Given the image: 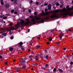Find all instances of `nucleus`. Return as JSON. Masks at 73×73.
Wrapping results in <instances>:
<instances>
[{
    "label": "nucleus",
    "mask_w": 73,
    "mask_h": 73,
    "mask_svg": "<svg viewBox=\"0 0 73 73\" xmlns=\"http://www.w3.org/2000/svg\"><path fill=\"white\" fill-rule=\"evenodd\" d=\"M3 54V53H1V54Z\"/></svg>",
    "instance_id": "61"
},
{
    "label": "nucleus",
    "mask_w": 73,
    "mask_h": 73,
    "mask_svg": "<svg viewBox=\"0 0 73 73\" xmlns=\"http://www.w3.org/2000/svg\"><path fill=\"white\" fill-rule=\"evenodd\" d=\"M29 52H31V49H29L28 50Z\"/></svg>",
    "instance_id": "49"
},
{
    "label": "nucleus",
    "mask_w": 73,
    "mask_h": 73,
    "mask_svg": "<svg viewBox=\"0 0 73 73\" xmlns=\"http://www.w3.org/2000/svg\"><path fill=\"white\" fill-rule=\"evenodd\" d=\"M33 58H35V59H36V57H34V56H33Z\"/></svg>",
    "instance_id": "58"
},
{
    "label": "nucleus",
    "mask_w": 73,
    "mask_h": 73,
    "mask_svg": "<svg viewBox=\"0 0 73 73\" xmlns=\"http://www.w3.org/2000/svg\"><path fill=\"white\" fill-rule=\"evenodd\" d=\"M56 5H57V6H58V5H60V4L59 3H57L56 4Z\"/></svg>",
    "instance_id": "31"
},
{
    "label": "nucleus",
    "mask_w": 73,
    "mask_h": 73,
    "mask_svg": "<svg viewBox=\"0 0 73 73\" xmlns=\"http://www.w3.org/2000/svg\"><path fill=\"white\" fill-rule=\"evenodd\" d=\"M7 17H3V19H7Z\"/></svg>",
    "instance_id": "17"
},
{
    "label": "nucleus",
    "mask_w": 73,
    "mask_h": 73,
    "mask_svg": "<svg viewBox=\"0 0 73 73\" xmlns=\"http://www.w3.org/2000/svg\"><path fill=\"white\" fill-rule=\"evenodd\" d=\"M47 44L48 45V44H49V42H47Z\"/></svg>",
    "instance_id": "54"
},
{
    "label": "nucleus",
    "mask_w": 73,
    "mask_h": 73,
    "mask_svg": "<svg viewBox=\"0 0 73 73\" xmlns=\"http://www.w3.org/2000/svg\"><path fill=\"white\" fill-rule=\"evenodd\" d=\"M34 52H32V54H34Z\"/></svg>",
    "instance_id": "59"
},
{
    "label": "nucleus",
    "mask_w": 73,
    "mask_h": 73,
    "mask_svg": "<svg viewBox=\"0 0 73 73\" xmlns=\"http://www.w3.org/2000/svg\"><path fill=\"white\" fill-rule=\"evenodd\" d=\"M21 49L22 50H25V49H24L23 47L21 48Z\"/></svg>",
    "instance_id": "15"
},
{
    "label": "nucleus",
    "mask_w": 73,
    "mask_h": 73,
    "mask_svg": "<svg viewBox=\"0 0 73 73\" xmlns=\"http://www.w3.org/2000/svg\"><path fill=\"white\" fill-rule=\"evenodd\" d=\"M41 7H43L44 6V5H41Z\"/></svg>",
    "instance_id": "60"
},
{
    "label": "nucleus",
    "mask_w": 73,
    "mask_h": 73,
    "mask_svg": "<svg viewBox=\"0 0 73 73\" xmlns=\"http://www.w3.org/2000/svg\"><path fill=\"white\" fill-rule=\"evenodd\" d=\"M53 8H54V9H56V7H53Z\"/></svg>",
    "instance_id": "56"
},
{
    "label": "nucleus",
    "mask_w": 73,
    "mask_h": 73,
    "mask_svg": "<svg viewBox=\"0 0 73 73\" xmlns=\"http://www.w3.org/2000/svg\"><path fill=\"white\" fill-rule=\"evenodd\" d=\"M3 33V32H2L1 33H2V35H3L4 36H7V33Z\"/></svg>",
    "instance_id": "7"
},
{
    "label": "nucleus",
    "mask_w": 73,
    "mask_h": 73,
    "mask_svg": "<svg viewBox=\"0 0 73 73\" xmlns=\"http://www.w3.org/2000/svg\"><path fill=\"white\" fill-rule=\"evenodd\" d=\"M57 43L58 44H60V42H57Z\"/></svg>",
    "instance_id": "45"
},
{
    "label": "nucleus",
    "mask_w": 73,
    "mask_h": 73,
    "mask_svg": "<svg viewBox=\"0 0 73 73\" xmlns=\"http://www.w3.org/2000/svg\"><path fill=\"white\" fill-rule=\"evenodd\" d=\"M63 49H64V50H66V48H63Z\"/></svg>",
    "instance_id": "52"
},
{
    "label": "nucleus",
    "mask_w": 73,
    "mask_h": 73,
    "mask_svg": "<svg viewBox=\"0 0 73 73\" xmlns=\"http://www.w3.org/2000/svg\"><path fill=\"white\" fill-rule=\"evenodd\" d=\"M12 1H13L14 0H11Z\"/></svg>",
    "instance_id": "62"
},
{
    "label": "nucleus",
    "mask_w": 73,
    "mask_h": 73,
    "mask_svg": "<svg viewBox=\"0 0 73 73\" xmlns=\"http://www.w3.org/2000/svg\"><path fill=\"white\" fill-rule=\"evenodd\" d=\"M45 52H46V53H48V52L47 51V50H45Z\"/></svg>",
    "instance_id": "39"
},
{
    "label": "nucleus",
    "mask_w": 73,
    "mask_h": 73,
    "mask_svg": "<svg viewBox=\"0 0 73 73\" xmlns=\"http://www.w3.org/2000/svg\"><path fill=\"white\" fill-rule=\"evenodd\" d=\"M16 70L17 72H19V68H16Z\"/></svg>",
    "instance_id": "11"
},
{
    "label": "nucleus",
    "mask_w": 73,
    "mask_h": 73,
    "mask_svg": "<svg viewBox=\"0 0 73 73\" xmlns=\"http://www.w3.org/2000/svg\"><path fill=\"white\" fill-rule=\"evenodd\" d=\"M56 69L54 68L53 69V72H56Z\"/></svg>",
    "instance_id": "23"
},
{
    "label": "nucleus",
    "mask_w": 73,
    "mask_h": 73,
    "mask_svg": "<svg viewBox=\"0 0 73 73\" xmlns=\"http://www.w3.org/2000/svg\"><path fill=\"white\" fill-rule=\"evenodd\" d=\"M59 12V11L58 10H56L55 11L54 13H53V15H52L50 16V17L52 19V18H56V19H58L60 16H59V14L58 13V12Z\"/></svg>",
    "instance_id": "2"
},
{
    "label": "nucleus",
    "mask_w": 73,
    "mask_h": 73,
    "mask_svg": "<svg viewBox=\"0 0 73 73\" xmlns=\"http://www.w3.org/2000/svg\"><path fill=\"white\" fill-rule=\"evenodd\" d=\"M22 60L20 62V64L21 65H25V58H22Z\"/></svg>",
    "instance_id": "4"
},
{
    "label": "nucleus",
    "mask_w": 73,
    "mask_h": 73,
    "mask_svg": "<svg viewBox=\"0 0 73 73\" xmlns=\"http://www.w3.org/2000/svg\"><path fill=\"white\" fill-rule=\"evenodd\" d=\"M22 68V69H23L24 70H25V69H26V68H25V67L24 66H22V68Z\"/></svg>",
    "instance_id": "12"
},
{
    "label": "nucleus",
    "mask_w": 73,
    "mask_h": 73,
    "mask_svg": "<svg viewBox=\"0 0 73 73\" xmlns=\"http://www.w3.org/2000/svg\"><path fill=\"white\" fill-rule=\"evenodd\" d=\"M28 32H30V29H28Z\"/></svg>",
    "instance_id": "53"
},
{
    "label": "nucleus",
    "mask_w": 73,
    "mask_h": 73,
    "mask_svg": "<svg viewBox=\"0 0 73 73\" xmlns=\"http://www.w3.org/2000/svg\"><path fill=\"white\" fill-rule=\"evenodd\" d=\"M13 24L12 23H11L10 24V26H11V25H12Z\"/></svg>",
    "instance_id": "36"
},
{
    "label": "nucleus",
    "mask_w": 73,
    "mask_h": 73,
    "mask_svg": "<svg viewBox=\"0 0 73 73\" xmlns=\"http://www.w3.org/2000/svg\"><path fill=\"white\" fill-rule=\"evenodd\" d=\"M66 57L67 58H69V55H67L66 56Z\"/></svg>",
    "instance_id": "46"
},
{
    "label": "nucleus",
    "mask_w": 73,
    "mask_h": 73,
    "mask_svg": "<svg viewBox=\"0 0 73 73\" xmlns=\"http://www.w3.org/2000/svg\"><path fill=\"white\" fill-rule=\"evenodd\" d=\"M64 36V35H63V34H60V35H59L60 38V39L62 38V36Z\"/></svg>",
    "instance_id": "10"
},
{
    "label": "nucleus",
    "mask_w": 73,
    "mask_h": 73,
    "mask_svg": "<svg viewBox=\"0 0 73 73\" xmlns=\"http://www.w3.org/2000/svg\"><path fill=\"white\" fill-rule=\"evenodd\" d=\"M32 3H33V1H32V0H31L30 1V3H31V4H32Z\"/></svg>",
    "instance_id": "32"
},
{
    "label": "nucleus",
    "mask_w": 73,
    "mask_h": 73,
    "mask_svg": "<svg viewBox=\"0 0 73 73\" xmlns=\"http://www.w3.org/2000/svg\"><path fill=\"white\" fill-rule=\"evenodd\" d=\"M13 48H10L9 49V50H10V51H11V50H13Z\"/></svg>",
    "instance_id": "14"
},
{
    "label": "nucleus",
    "mask_w": 73,
    "mask_h": 73,
    "mask_svg": "<svg viewBox=\"0 0 73 73\" xmlns=\"http://www.w3.org/2000/svg\"><path fill=\"white\" fill-rule=\"evenodd\" d=\"M52 6L50 4H49L48 5V10H51V8Z\"/></svg>",
    "instance_id": "6"
},
{
    "label": "nucleus",
    "mask_w": 73,
    "mask_h": 73,
    "mask_svg": "<svg viewBox=\"0 0 73 73\" xmlns=\"http://www.w3.org/2000/svg\"><path fill=\"white\" fill-rule=\"evenodd\" d=\"M3 58V56L0 55V58Z\"/></svg>",
    "instance_id": "43"
},
{
    "label": "nucleus",
    "mask_w": 73,
    "mask_h": 73,
    "mask_svg": "<svg viewBox=\"0 0 73 73\" xmlns=\"http://www.w3.org/2000/svg\"><path fill=\"white\" fill-rule=\"evenodd\" d=\"M39 60V58H38L37 57V58H35V60H36V61H37V60Z\"/></svg>",
    "instance_id": "18"
},
{
    "label": "nucleus",
    "mask_w": 73,
    "mask_h": 73,
    "mask_svg": "<svg viewBox=\"0 0 73 73\" xmlns=\"http://www.w3.org/2000/svg\"><path fill=\"white\" fill-rule=\"evenodd\" d=\"M36 4L37 5H38V2H36Z\"/></svg>",
    "instance_id": "47"
},
{
    "label": "nucleus",
    "mask_w": 73,
    "mask_h": 73,
    "mask_svg": "<svg viewBox=\"0 0 73 73\" xmlns=\"http://www.w3.org/2000/svg\"><path fill=\"white\" fill-rule=\"evenodd\" d=\"M33 65H36V63L35 64H33Z\"/></svg>",
    "instance_id": "63"
},
{
    "label": "nucleus",
    "mask_w": 73,
    "mask_h": 73,
    "mask_svg": "<svg viewBox=\"0 0 73 73\" xmlns=\"http://www.w3.org/2000/svg\"><path fill=\"white\" fill-rule=\"evenodd\" d=\"M19 25H19V23H18L17 25H15V27H16L15 29L14 28V27H11L10 29H7L8 30H9V31L10 32V35L11 34V31H12V30H15V29H18V28H19Z\"/></svg>",
    "instance_id": "3"
},
{
    "label": "nucleus",
    "mask_w": 73,
    "mask_h": 73,
    "mask_svg": "<svg viewBox=\"0 0 73 73\" xmlns=\"http://www.w3.org/2000/svg\"><path fill=\"white\" fill-rule=\"evenodd\" d=\"M54 32V30H51V32Z\"/></svg>",
    "instance_id": "35"
},
{
    "label": "nucleus",
    "mask_w": 73,
    "mask_h": 73,
    "mask_svg": "<svg viewBox=\"0 0 73 73\" xmlns=\"http://www.w3.org/2000/svg\"><path fill=\"white\" fill-rule=\"evenodd\" d=\"M69 5L67 7V8H68V10L67 9H66L67 11H66V12H67V11H68V9L69 8Z\"/></svg>",
    "instance_id": "28"
},
{
    "label": "nucleus",
    "mask_w": 73,
    "mask_h": 73,
    "mask_svg": "<svg viewBox=\"0 0 73 73\" xmlns=\"http://www.w3.org/2000/svg\"><path fill=\"white\" fill-rule=\"evenodd\" d=\"M29 58H31V60H32V57H31V56H29Z\"/></svg>",
    "instance_id": "27"
},
{
    "label": "nucleus",
    "mask_w": 73,
    "mask_h": 73,
    "mask_svg": "<svg viewBox=\"0 0 73 73\" xmlns=\"http://www.w3.org/2000/svg\"><path fill=\"white\" fill-rule=\"evenodd\" d=\"M13 38H14V37H13V36H12L10 37V39L11 40H12V39H13Z\"/></svg>",
    "instance_id": "16"
},
{
    "label": "nucleus",
    "mask_w": 73,
    "mask_h": 73,
    "mask_svg": "<svg viewBox=\"0 0 73 73\" xmlns=\"http://www.w3.org/2000/svg\"><path fill=\"white\" fill-rule=\"evenodd\" d=\"M68 31L69 32H72V31H71V30L70 29H69Z\"/></svg>",
    "instance_id": "41"
},
{
    "label": "nucleus",
    "mask_w": 73,
    "mask_h": 73,
    "mask_svg": "<svg viewBox=\"0 0 73 73\" xmlns=\"http://www.w3.org/2000/svg\"><path fill=\"white\" fill-rule=\"evenodd\" d=\"M3 0H1V2H3Z\"/></svg>",
    "instance_id": "57"
},
{
    "label": "nucleus",
    "mask_w": 73,
    "mask_h": 73,
    "mask_svg": "<svg viewBox=\"0 0 73 73\" xmlns=\"http://www.w3.org/2000/svg\"><path fill=\"white\" fill-rule=\"evenodd\" d=\"M42 13H41L39 16H35L34 17H33V16H31L30 17L32 18L31 19V20L30 21L29 19H26V23H25V21L23 20H22L21 22V25L20 27H23L24 25H26L30 24H35L37 21H38L39 20H41L39 21V23H44V20H48L49 19V17L48 16H46L45 17V16H48L49 15V13H44V10H42Z\"/></svg>",
    "instance_id": "1"
},
{
    "label": "nucleus",
    "mask_w": 73,
    "mask_h": 73,
    "mask_svg": "<svg viewBox=\"0 0 73 73\" xmlns=\"http://www.w3.org/2000/svg\"><path fill=\"white\" fill-rule=\"evenodd\" d=\"M16 61V60H13V62H15Z\"/></svg>",
    "instance_id": "48"
},
{
    "label": "nucleus",
    "mask_w": 73,
    "mask_h": 73,
    "mask_svg": "<svg viewBox=\"0 0 73 73\" xmlns=\"http://www.w3.org/2000/svg\"><path fill=\"white\" fill-rule=\"evenodd\" d=\"M29 44H30V45H32V42H30L29 43Z\"/></svg>",
    "instance_id": "44"
},
{
    "label": "nucleus",
    "mask_w": 73,
    "mask_h": 73,
    "mask_svg": "<svg viewBox=\"0 0 73 73\" xmlns=\"http://www.w3.org/2000/svg\"><path fill=\"white\" fill-rule=\"evenodd\" d=\"M45 12H47L48 11V9H45Z\"/></svg>",
    "instance_id": "33"
},
{
    "label": "nucleus",
    "mask_w": 73,
    "mask_h": 73,
    "mask_svg": "<svg viewBox=\"0 0 73 73\" xmlns=\"http://www.w3.org/2000/svg\"><path fill=\"white\" fill-rule=\"evenodd\" d=\"M58 71L60 73H63V70L61 69H59L58 70Z\"/></svg>",
    "instance_id": "9"
},
{
    "label": "nucleus",
    "mask_w": 73,
    "mask_h": 73,
    "mask_svg": "<svg viewBox=\"0 0 73 73\" xmlns=\"http://www.w3.org/2000/svg\"><path fill=\"white\" fill-rule=\"evenodd\" d=\"M45 66H46V67H47V66H48V64H46Z\"/></svg>",
    "instance_id": "42"
},
{
    "label": "nucleus",
    "mask_w": 73,
    "mask_h": 73,
    "mask_svg": "<svg viewBox=\"0 0 73 73\" xmlns=\"http://www.w3.org/2000/svg\"><path fill=\"white\" fill-rule=\"evenodd\" d=\"M19 45V47H20V48H21L23 46V43L22 42H21L18 43Z\"/></svg>",
    "instance_id": "5"
},
{
    "label": "nucleus",
    "mask_w": 73,
    "mask_h": 73,
    "mask_svg": "<svg viewBox=\"0 0 73 73\" xmlns=\"http://www.w3.org/2000/svg\"><path fill=\"white\" fill-rule=\"evenodd\" d=\"M29 13H31V9L29 10Z\"/></svg>",
    "instance_id": "24"
},
{
    "label": "nucleus",
    "mask_w": 73,
    "mask_h": 73,
    "mask_svg": "<svg viewBox=\"0 0 73 73\" xmlns=\"http://www.w3.org/2000/svg\"><path fill=\"white\" fill-rule=\"evenodd\" d=\"M14 13L15 14H16L17 13V12L16 11H15L14 12Z\"/></svg>",
    "instance_id": "38"
},
{
    "label": "nucleus",
    "mask_w": 73,
    "mask_h": 73,
    "mask_svg": "<svg viewBox=\"0 0 73 73\" xmlns=\"http://www.w3.org/2000/svg\"><path fill=\"white\" fill-rule=\"evenodd\" d=\"M4 29L2 28V29H1V30H2V31H3V30H4Z\"/></svg>",
    "instance_id": "51"
},
{
    "label": "nucleus",
    "mask_w": 73,
    "mask_h": 73,
    "mask_svg": "<svg viewBox=\"0 0 73 73\" xmlns=\"http://www.w3.org/2000/svg\"><path fill=\"white\" fill-rule=\"evenodd\" d=\"M1 5H4V3L3 2H1Z\"/></svg>",
    "instance_id": "29"
},
{
    "label": "nucleus",
    "mask_w": 73,
    "mask_h": 73,
    "mask_svg": "<svg viewBox=\"0 0 73 73\" xmlns=\"http://www.w3.org/2000/svg\"><path fill=\"white\" fill-rule=\"evenodd\" d=\"M34 14L35 15H37V12H35V13H34Z\"/></svg>",
    "instance_id": "30"
},
{
    "label": "nucleus",
    "mask_w": 73,
    "mask_h": 73,
    "mask_svg": "<svg viewBox=\"0 0 73 73\" xmlns=\"http://www.w3.org/2000/svg\"><path fill=\"white\" fill-rule=\"evenodd\" d=\"M0 37V38H3L4 37L2 35H1Z\"/></svg>",
    "instance_id": "25"
},
{
    "label": "nucleus",
    "mask_w": 73,
    "mask_h": 73,
    "mask_svg": "<svg viewBox=\"0 0 73 73\" xmlns=\"http://www.w3.org/2000/svg\"><path fill=\"white\" fill-rule=\"evenodd\" d=\"M49 41H52V38H50L49 39Z\"/></svg>",
    "instance_id": "21"
},
{
    "label": "nucleus",
    "mask_w": 73,
    "mask_h": 73,
    "mask_svg": "<svg viewBox=\"0 0 73 73\" xmlns=\"http://www.w3.org/2000/svg\"><path fill=\"white\" fill-rule=\"evenodd\" d=\"M37 38H38L39 40H40V38L39 37H37Z\"/></svg>",
    "instance_id": "55"
},
{
    "label": "nucleus",
    "mask_w": 73,
    "mask_h": 73,
    "mask_svg": "<svg viewBox=\"0 0 73 73\" xmlns=\"http://www.w3.org/2000/svg\"><path fill=\"white\" fill-rule=\"evenodd\" d=\"M8 61H7V62H5V65H7L8 64L7 63H8Z\"/></svg>",
    "instance_id": "26"
},
{
    "label": "nucleus",
    "mask_w": 73,
    "mask_h": 73,
    "mask_svg": "<svg viewBox=\"0 0 73 73\" xmlns=\"http://www.w3.org/2000/svg\"><path fill=\"white\" fill-rule=\"evenodd\" d=\"M41 69H45V68L43 67H41Z\"/></svg>",
    "instance_id": "40"
},
{
    "label": "nucleus",
    "mask_w": 73,
    "mask_h": 73,
    "mask_svg": "<svg viewBox=\"0 0 73 73\" xmlns=\"http://www.w3.org/2000/svg\"><path fill=\"white\" fill-rule=\"evenodd\" d=\"M14 3L15 4H16V5H17V0H15L14 2Z\"/></svg>",
    "instance_id": "13"
},
{
    "label": "nucleus",
    "mask_w": 73,
    "mask_h": 73,
    "mask_svg": "<svg viewBox=\"0 0 73 73\" xmlns=\"http://www.w3.org/2000/svg\"><path fill=\"white\" fill-rule=\"evenodd\" d=\"M48 57L49 56H48V55H46V59H48Z\"/></svg>",
    "instance_id": "19"
},
{
    "label": "nucleus",
    "mask_w": 73,
    "mask_h": 73,
    "mask_svg": "<svg viewBox=\"0 0 73 73\" xmlns=\"http://www.w3.org/2000/svg\"><path fill=\"white\" fill-rule=\"evenodd\" d=\"M44 5H45V6L46 5H48V3H44Z\"/></svg>",
    "instance_id": "22"
},
{
    "label": "nucleus",
    "mask_w": 73,
    "mask_h": 73,
    "mask_svg": "<svg viewBox=\"0 0 73 73\" xmlns=\"http://www.w3.org/2000/svg\"><path fill=\"white\" fill-rule=\"evenodd\" d=\"M13 12H14V10H12L11 11V13H12Z\"/></svg>",
    "instance_id": "34"
},
{
    "label": "nucleus",
    "mask_w": 73,
    "mask_h": 73,
    "mask_svg": "<svg viewBox=\"0 0 73 73\" xmlns=\"http://www.w3.org/2000/svg\"><path fill=\"white\" fill-rule=\"evenodd\" d=\"M72 3H73V0L72 1Z\"/></svg>",
    "instance_id": "64"
},
{
    "label": "nucleus",
    "mask_w": 73,
    "mask_h": 73,
    "mask_svg": "<svg viewBox=\"0 0 73 73\" xmlns=\"http://www.w3.org/2000/svg\"><path fill=\"white\" fill-rule=\"evenodd\" d=\"M3 16L1 15L0 16V17H1V18H2V17H3Z\"/></svg>",
    "instance_id": "50"
},
{
    "label": "nucleus",
    "mask_w": 73,
    "mask_h": 73,
    "mask_svg": "<svg viewBox=\"0 0 73 73\" xmlns=\"http://www.w3.org/2000/svg\"><path fill=\"white\" fill-rule=\"evenodd\" d=\"M5 7L6 8H9V5L7 4L5 5Z\"/></svg>",
    "instance_id": "8"
},
{
    "label": "nucleus",
    "mask_w": 73,
    "mask_h": 73,
    "mask_svg": "<svg viewBox=\"0 0 73 73\" xmlns=\"http://www.w3.org/2000/svg\"><path fill=\"white\" fill-rule=\"evenodd\" d=\"M40 45H37V46H36V47L37 48H38V49H39L40 48Z\"/></svg>",
    "instance_id": "20"
},
{
    "label": "nucleus",
    "mask_w": 73,
    "mask_h": 73,
    "mask_svg": "<svg viewBox=\"0 0 73 73\" xmlns=\"http://www.w3.org/2000/svg\"><path fill=\"white\" fill-rule=\"evenodd\" d=\"M73 64V62H70V64H71V65H72V64Z\"/></svg>",
    "instance_id": "37"
}]
</instances>
